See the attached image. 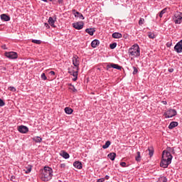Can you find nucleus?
Masks as SVG:
<instances>
[{
    "mask_svg": "<svg viewBox=\"0 0 182 182\" xmlns=\"http://www.w3.org/2000/svg\"><path fill=\"white\" fill-rule=\"evenodd\" d=\"M108 157L112 160V161H114V159H116V153L109 154Z\"/></svg>",
    "mask_w": 182,
    "mask_h": 182,
    "instance_id": "5701e85b",
    "label": "nucleus"
},
{
    "mask_svg": "<svg viewBox=\"0 0 182 182\" xmlns=\"http://www.w3.org/2000/svg\"><path fill=\"white\" fill-rule=\"evenodd\" d=\"M144 23V18H140L139 21V25L141 26Z\"/></svg>",
    "mask_w": 182,
    "mask_h": 182,
    "instance_id": "72a5a7b5",
    "label": "nucleus"
},
{
    "mask_svg": "<svg viewBox=\"0 0 182 182\" xmlns=\"http://www.w3.org/2000/svg\"><path fill=\"white\" fill-rule=\"evenodd\" d=\"M173 148H167L162 153V160L161 161L160 166L164 168H167L168 165L171 164V160H173V155H171V151Z\"/></svg>",
    "mask_w": 182,
    "mask_h": 182,
    "instance_id": "f257e3e1",
    "label": "nucleus"
},
{
    "mask_svg": "<svg viewBox=\"0 0 182 182\" xmlns=\"http://www.w3.org/2000/svg\"><path fill=\"white\" fill-rule=\"evenodd\" d=\"M166 46L167 48H170V46H171V43H167Z\"/></svg>",
    "mask_w": 182,
    "mask_h": 182,
    "instance_id": "c03bdc74",
    "label": "nucleus"
},
{
    "mask_svg": "<svg viewBox=\"0 0 182 182\" xmlns=\"http://www.w3.org/2000/svg\"><path fill=\"white\" fill-rule=\"evenodd\" d=\"M162 103H164V105H167V102L166 101H163Z\"/></svg>",
    "mask_w": 182,
    "mask_h": 182,
    "instance_id": "8fccbe9b",
    "label": "nucleus"
},
{
    "mask_svg": "<svg viewBox=\"0 0 182 182\" xmlns=\"http://www.w3.org/2000/svg\"><path fill=\"white\" fill-rule=\"evenodd\" d=\"M124 39H127V38H129V36L127 34L124 35Z\"/></svg>",
    "mask_w": 182,
    "mask_h": 182,
    "instance_id": "de8ad7c7",
    "label": "nucleus"
},
{
    "mask_svg": "<svg viewBox=\"0 0 182 182\" xmlns=\"http://www.w3.org/2000/svg\"><path fill=\"white\" fill-rule=\"evenodd\" d=\"M100 42L98 40H94L91 43L92 48H97L99 46Z\"/></svg>",
    "mask_w": 182,
    "mask_h": 182,
    "instance_id": "2eb2a0df",
    "label": "nucleus"
},
{
    "mask_svg": "<svg viewBox=\"0 0 182 182\" xmlns=\"http://www.w3.org/2000/svg\"><path fill=\"white\" fill-rule=\"evenodd\" d=\"M122 35L120 33H112V38H114V39H120V38H122Z\"/></svg>",
    "mask_w": 182,
    "mask_h": 182,
    "instance_id": "6ab92c4d",
    "label": "nucleus"
},
{
    "mask_svg": "<svg viewBox=\"0 0 182 182\" xmlns=\"http://www.w3.org/2000/svg\"><path fill=\"white\" fill-rule=\"evenodd\" d=\"M4 55L8 59H18V53L16 52H6Z\"/></svg>",
    "mask_w": 182,
    "mask_h": 182,
    "instance_id": "39448f33",
    "label": "nucleus"
},
{
    "mask_svg": "<svg viewBox=\"0 0 182 182\" xmlns=\"http://www.w3.org/2000/svg\"><path fill=\"white\" fill-rule=\"evenodd\" d=\"M79 57L77 55H74L73 57V65L77 68V69H79Z\"/></svg>",
    "mask_w": 182,
    "mask_h": 182,
    "instance_id": "0eeeda50",
    "label": "nucleus"
},
{
    "mask_svg": "<svg viewBox=\"0 0 182 182\" xmlns=\"http://www.w3.org/2000/svg\"><path fill=\"white\" fill-rule=\"evenodd\" d=\"M41 79L43 80H46V79H48V77H46V75H45V73L41 74Z\"/></svg>",
    "mask_w": 182,
    "mask_h": 182,
    "instance_id": "f704fd0d",
    "label": "nucleus"
},
{
    "mask_svg": "<svg viewBox=\"0 0 182 182\" xmlns=\"http://www.w3.org/2000/svg\"><path fill=\"white\" fill-rule=\"evenodd\" d=\"M148 36L150 39H154V38H156V36L153 33H149Z\"/></svg>",
    "mask_w": 182,
    "mask_h": 182,
    "instance_id": "c85d7f7f",
    "label": "nucleus"
},
{
    "mask_svg": "<svg viewBox=\"0 0 182 182\" xmlns=\"http://www.w3.org/2000/svg\"><path fill=\"white\" fill-rule=\"evenodd\" d=\"M59 167H60V171H63L66 167V164H60Z\"/></svg>",
    "mask_w": 182,
    "mask_h": 182,
    "instance_id": "cd10ccee",
    "label": "nucleus"
},
{
    "mask_svg": "<svg viewBox=\"0 0 182 182\" xmlns=\"http://www.w3.org/2000/svg\"><path fill=\"white\" fill-rule=\"evenodd\" d=\"M74 167H75V168H78L79 170H80V168H82V162L80 161H75L73 164Z\"/></svg>",
    "mask_w": 182,
    "mask_h": 182,
    "instance_id": "a211bd4d",
    "label": "nucleus"
},
{
    "mask_svg": "<svg viewBox=\"0 0 182 182\" xmlns=\"http://www.w3.org/2000/svg\"><path fill=\"white\" fill-rule=\"evenodd\" d=\"M65 112L67 114H72L73 113V109L70 107H65Z\"/></svg>",
    "mask_w": 182,
    "mask_h": 182,
    "instance_id": "412c9836",
    "label": "nucleus"
},
{
    "mask_svg": "<svg viewBox=\"0 0 182 182\" xmlns=\"http://www.w3.org/2000/svg\"><path fill=\"white\" fill-rule=\"evenodd\" d=\"M120 166L121 167H127L126 162H121Z\"/></svg>",
    "mask_w": 182,
    "mask_h": 182,
    "instance_id": "58836bf2",
    "label": "nucleus"
},
{
    "mask_svg": "<svg viewBox=\"0 0 182 182\" xmlns=\"http://www.w3.org/2000/svg\"><path fill=\"white\" fill-rule=\"evenodd\" d=\"M136 154H137V156H136V161H140V159H141V156H140V151H138L137 153H136Z\"/></svg>",
    "mask_w": 182,
    "mask_h": 182,
    "instance_id": "2f4dec72",
    "label": "nucleus"
},
{
    "mask_svg": "<svg viewBox=\"0 0 182 182\" xmlns=\"http://www.w3.org/2000/svg\"><path fill=\"white\" fill-rule=\"evenodd\" d=\"M116 46H117V43H113L109 45L110 49H114V48H116Z\"/></svg>",
    "mask_w": 182,
    "mask_h": 182,
    "instance_id": "7c9ffc66",
    "label": "nucleus"
},
{
    "mask_svg": "<svg viewBox=\"0 0 182 182\" xmlns=\"http://www.w3.org/2000/svg\"><path fill=\"white\" fill-rule=\"evenodd\" d=\"M50 75H51V76H55V73L53 71H50Z\"/></svg>",
    "mask_w": 182,
    "mask_h": 182,
    "instance_id": "37998d69",
    "label": "nucleus"
},
{
    "mask_svg": "<svg viewBox=\"0 0 182 182\" xmlns=\"http://www.w3.org/2000/svg\"><path fill=\"white\" fill-rule=\"evenodd\" d=\"M23 171L26 173V174H29V173L32 171V166L28 165L24 168Z\"/></svg>",
    "mask_w": 182,
    "mask_h": 182,
    "instance_id": "ddd939ff",
    "label": "nucleus"
},
{
    "mask_svg": "<svg viewBox=\"0 0 182 182\" xmlns=\"http://www.w3.org/2000/svg\"><path fill=\"white\" fill-rule=\"evenodd\" d=\"M32 140L35 141V143H41L42 141L41 136H35L32 139Z\"/></svg>",
    "mask_w": 182,
    "mask_h": 182,
    "instance_id": "4be33fe9",
    "label": "nucleus"
},
{
    "mask_svg": "<svg viewBox=\"0 0 182 182\" xmlns=\"http://www.w3.org/2000/svg\"><path fill=\"white\" fill-rule=\"evenodd\" d=\"M167 12V9H164L160 13H159V17L163 18V15Z\"/></svg>",
    "mask_w": 182,
    "mask_h": 182,
    "instance_id": "bb28decb",
    "label": "nucleus"
},
{
    "mask_svg": "<svg viewBox=\"0 0 182 182\" xmlns=\"http://www.w3.org/2000/svg\"><path fill=\"white\" fill-rule=\"evenodd\" d=\"M134 71H133V75H136L138 73L139 70L136 67H133Z\"/></svg>",
    "mask_w": 182,
    "mask_h": 182,
    "instance_id": "c9c22d12",
    "label": "nucleus"
},
{
    "mask_svg": "<svg viewBox=\"0 0 182 182\" xmlns=\"http://www.w3.org/2000/svg\"><path fill=\"white\" fill-rule=\"evenodd\" d=\"M4 105H5V102H4V100L0 99V107H4Z\"/></svg>",
    "mask_w": 182,
    "mask_h": 182,
    "instance_id": "e433bc0d",
    "label": "nucleus"
},
{
    "mask_svg": "<svg viewBox=\"0 0 182 182\" xmlns=\"http://www.w3.org/2000/svg\"><path fill=\"white\" fill-rule=\"evenodd\" d=\"M50 1H52V0H50Z\"/></svg>",
    "mask_w": 182,
    "mask_h": 182,
    "instance_id": "603ef678",
    "label": "nucleus"
},
{
    "mask_svg": "<svg viewBox=\"0 0 182 182\" xmlns=\"http://www.w3.org/2000/svg\"><path fill=\"white\" fill-rule=\"evenodd\" d=\"M173 20L175 23H181L182 21V13L180 11H176L174 14V16L173 18Z\"/></svg>",
    "mask_w": 182,
    "mask_h": 182,
    "instance_id": "20e7f679",
    "label": "nucleus"
},
{
    "mask_svg": "<svg viewBox=\"0 0 182 182\" xmlns=\"http://www.w3.org/2000/svg\"><path fill=\"white\" fill-rule=\"evenodd\" d=\"M109 176H106L105 177V179H106V180H109Z\"/></svg>",
    "mask_w": 182,
    "mask_h": 182,
    "instance_id": "09e8293b",
    "label": "nucleus"
},
{
    "mask_svg": "<svg viewBox=\"0 0 182 182\" xmlns=\"http://www.w3.org/2000/svg\"><path fill=\"white\" fill-rule=\"evenodd\" d=\"M177 126H178V122H171L168 126V129H174V127H177Z\"/></svg>",
    "mask_w": 182,
    "mask_h": 182,
    "instance_id": "dca6fc26",
    "label": "nucleus"
},
{
    "mask_svg": "<svg viewBox=\"0 0 182 182\" xmlns=\"http://www.w3.org/2000/svg\"><path fill=\"white\" fill-rule=\"evenodd\" d=\"M53 171L52 168L49 166H46L43 170L41 171L40 178L42 181H49L52 180Z\"/></svg>",
    "mask_w": 182,
    "mask_h": 182,
    "instance_id": "f03ea898",
    "label": "nucleus"
},
{
    "mask_svg": "<svg viewBox=\"0 0 182 182\" xmlns=\"http://www.w3.org/2000/svg\"><path fill=\"white\" fill-rule=\"evenodd\" d=\"M146 151H149V154L150 157H151L154 153V150H153V148H149Z\"/></svg>",
    "mask_w": 182,
    "mask_h": 182,
    "instance_id": "a878e982",
    "label": "nucleus"
},
{
    "mask_svg": "<svg viewBox=\"0 0 182 182\" xmlns=\"http://www.w3.org/2000/svg\"><path fill=\"white\" fill-rule=\"evenodd\" d=\"M56 21V18L53 19L52 17H49L48 18V23L52 26L53 28H56V26H55V22Z\"/></svg>",
    "mask_w": 182,
    "mask_h": 182,
    "instance_id": "9b49d317",
    "label": "nucleus"
},
{
    "mask_svg": "<svg viewBox=\"0 0 182 182\" xmlns=\"http://www.w3.org/2000/svg\"><path fill=\"white\" fill-rule=\"evenodd\" d=\"M33 43H36L37 45H41L42 43V41L41 40H32Z\"/></svg>",
    "mask_w": 182,
    "mask_h": 182,
    "instance_id": "c756f323",
    "label": "nucleus"
},
{
    "mask_svg": "<svg viewBox=\"0 0 182 182\" xmlns=\"http://www.w3.org/2000/svg\"><path fill=\"white\" fill-rule=\"evenodd\" d=\"M128 53L132 56H140V47L137 44H134L129 49Z\"/></svg>",
    "mask_w": 182,
    "mask_h": 182,
    "instance_id": "7ed1b4c3",
    "label": "nucleus"
},
{
    "mask_svg": "<svg viewBox=\"0 0 182 182\" xmlns=\"http://www.w3.org/2000/svg\"><path fill=\"white\" fill-rule=\"evenodd\" d=\"M43 2H48V0H42Z\"/></svg>",
    "mask_w": 182,
    "mask_h": 182,
    "instance_id": "3c124183",
    "label": "nucleus"
},
{
    "mask_svg": "<svg viewBox=\"0 0 182 182\" xmlns=\"http://www.w3.org/2000/svg\"><path fill=\"white\" fill-rule=\"evenodd\" d=\"M60 156H61V157H63V159H69V157H70L69 154H68V152L65 151H61L60 152Z\"/></svg>",
    "mask_w": 182,
    "mask_h": 182,
    "instance_id": "f8f14e48",
    "label": "nucleus"
},
{
    "mask_svg": "<svg viewBox=\"0 0 182 182\" xmlns=\"http://www.w3.org/2000/svg\"><path fill=\"white\" fill-rule=\"evenodd\" d=\"M177 114V111L176 109H168L166 112L164 113V116L166 119H170V117H173Z\"/></svg>",
    "mask_w": 182,
    "mask_h": 182,
    "instance_id": "423d86ee",
    "label": "nucleus"
},
{
    "mask_svg": "<svg viewBox=\"0 0 182 182\" xmlns=\"http://www.w3.org/2000/svg\"><path fill=\"white\" fill-rule=\"evenodd\" d=\"M85 32H87V33H89V35H90L91 36H93V34L95 33V28H87L85 30Z\"/></svg>",
    "mask_w": 182,
    "mask_h": 182,
    "instance_id": "aec40b11",
    "label": "nucleus"
},
{
    "mask_svg": "<svg viewBox=\"0 0 182 182\" xmlns=\"http://www.w3.org/2000/svg\"><path fill=\"white\" fill-rule=\"evenodd\" d=\"M1 19H2V21H5L6 22H8V21H11V17H9L6 14H1Z\"/></svg>",
    "mask_w": 182,
    "mask_h": 182,
    "instance_id": "4468645a",
    "label": "nucleus"
},
{
    "mask_svg": "<svg viewBox=\"0 0 182 182\" xmlns=\"http://www.w3.org/2000/svg\"><path fill=\"white\" fill-rule=\"evenodd\" d=\"M70 90H72L73 92H77V90H76L75 86L72 85H70Z\"/></svg>",
    "mask_w": 182,
    "mask_h": 182,
    "instance_id": "473e14b6",
    "label": "nucleus"
},
{
    "mask_svg": "<svg viewBox=\"0 0 182 182\" xmlns=\"http://www.w3.org/2000/svg\"><path fill=\"white\" fill-rule=\"evenodd\" d=\"M9 90H11V92H16V89L14 87H9Z\"/></svg>",
    "mask_w": 182,
    "mask_h": 182,
    "instance_id": "4c0bfd02",
    "label": "nucleus"
},
{
    "mask_svg": "<svg viewBox=\"0 0 182 182\" xmlns=\"http://www.w3.org/2000/svg\"><path fill=\"white\" fill-rule=\"evenodd\" d=\"M45 26L46 28H47V29H49L50 28V26H49V24L47 23H45Z\"/></svg>",
    "mask_w": 182,
    "mask_h": 182,
    "instance_id": "a19ab883",
    "label": "nucleus"
},
{
    "mask_svg": "<svg viewBox=\"0 0 182 182\" xmlns=\"http://www.w3.org/2000/svg\"><path fill=\"white\" fill-rule=\"evenodd\" d=\"M108 68H113L114 69H117L118 70H122V66L117 65V64H111L110 65H108Z\"/></svg>",
    "mask_w": 182,
    "mask_h": 182,
    "instance_id": "f3484780",
    "label": "nucleus"
},
{
    "mask_svg": "<svg viewBox=\"0 0 182 182\" xmlns=\"http://www.w3.org/2000/svg\"><path fill=\"white\" fill-rule=\"evenodd\" d=\"M111 142L110 141H107L105 144L102 146V149H109V146H110Z\"/></svg>",
    "mask_w": 182,
    "mask_h": 182,
    "instance_id": "393cba45",
    "label": "nucleus"
},
{
    "mask_svg": "<svg viewBox=\"0 0 182 182\" xmlns=\"http://www.w3.org/2000/svg\"><path fill=\"white\" fill-rule=\"evenodd\" d=\"M75 18H80V19H85V17H83V14H80L79 11H76V10L73 11Z\"/></svg>",
    "mask_w": 182,
    "mask_h": 182,
    "instance_id": "9d476101",
    "label": "nucleus"
},
{
    "mask_svg": "<svg viewBox=\"0 0 182 182\" xmlns=\"http://www.w3.org/2000/svg\"><path fill=\"white\" fill-rule=\"evenodd\" d=\"M77 70L76 71H70L69 73L70 75H72L73 76H74V77H77V70L79 68H76Z\"/></svg>",
    "mask_w": 182,
    "mask_h": 182,
    "instance_id": "b1692460",
    "label": "nucleus"
},
{
    "mask_svg": "<svg viewBox=\"0 0 182 182\" xmlns=\"http://www.w3.org/2000/svg\"><path fill=\"white\" fill-rule=\"evenodd\" d=\"M168 72H170V73H172V72H174V69L173 68L168 69Z\"/></svg>",
    "mask_w": 182,
    "mask_h": 182,
    "instance_id": "79ce46f5",
    "label": "nucleus"
},
{
    "mask_svg": "<svg viewBox=\"0 0 182 182\" xmlns=\"http://www.w3.org/2000/svg\"><path fill=\"white\" fill-rule=\"evenodd\" d=\"M105 181V178H102L97 180V182H104Z\"/></svg>",
    "mask_w": 182,
    "mask_h": 182,
    "instance_id": "ea45409f",
    "label": "nucleus"
},
{
    "mask_svg": "<svg viewBox=\"0 0 182 182\" xmlns=\"http://www.w3.org/2000/svg\"><path fill=\"white\" fill-rule=\"evenodd\" d=\"M171 153H172V154H175L176 151H174V148H172V151H171Z\"/></svg>",
    "mask_w": 182,
    "mask_h": 182,
    "instance_id": "49530a36",
    "label": "nucleus"
},
{
    "mask_svg": "<svg viewBox=\"0 0 182 182\" xmlns=\"http://www.w3.org/2000/svg\"><path fill=\"white\" fill-rule=\"evenodd\" d=\"M73 26L75 28V29L80 31V29H83V22L73 23Z\"/></svg>",
    "mask_w": 182,
    "mask_h": 182,
    "instance_id": "1a4fd4ad",
    "label": "nucleus"
},
{
    "mask_svg": "<svg viewBox=\"0 0 182 182\" xmlns=\"http://www.w3.org/2000/svg\"><path fill=\"white\" fill-rule=\"evenodd\" d=\"M18 130L20 133H28V132H29V129L28 128V127L23 126V125H21L18 127Z\"/></svg>",
    "mask_w": 182,
    "mask_h": 182,
    "instance_id": "6e6552de",
    "label": "nucleus"
},
{
    "mask_svg": "<svg viewBox=\"0 0 182 182\" xmlns=\"http://www.w3.org/2000/svg\"><path fill=\"white\" fill-rule=\"evenodd\" d=\"M73 80V82H76L77 80V77H74Z\"/></svg>",
    "mask_w": 182,
    "mask_h": 182,
    "instance_id": "a18cd8bd",
    "label": "nucleus"
}]
</instances>
